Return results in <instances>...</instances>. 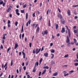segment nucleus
Segmentation results:
<instances>
[{"instance_id":"nucleus-1","label":"nucleus","mask_w":78,"mask_h":78,"mask_svg":"<svg viewBox=\"0 0 78 78\" xmlns=\"http://www.w3.org/2000/svg\"><path fill=\"white\" fill-rule=\"evenodd\" d=\"M70 42V39H69V37L68 36L67 37V39L66 41V43H68L67 45L69 47H70V43H69Z\"/></svg>"},{"instance_id":"nucleus-2","label":"nucleus","mask_w":78,"mask_h":78,"mask_svg":"<svg viewBox=\"0 0 78 78\" xmlns=\"http://www.w3.org/2000/svg\"><path fill=\"white\" fill-rule=\"evenodd\" d=\"M41 48H39V49L38 48H36L35 50L36 54L37 55V54H38V53L40 52V51H41Z\"/></svg>"},{"instance_id":"nucleus-3","label":"nucleus","mask_w":78,"mask_h":78,"mask_svg":"<svg viewBox=\"0 0 78 78\" xmlns=\"http://www.w3.org/2000/svg\"><path fill=\"white\" fill-rule=\"evenodd\" d=\"M66 27L67 28V30H68V35L69 36V37H71L70 36H71V34H70V29L68 28V26H66Z\"/></svg>"},{"instance_id":"nucleus-4","label":"nucleus","mask_w":78,"mask_h":78,"mask_svg":"<svg viewBox=\"0 0 78 78\" xmlns=\"http://www.w3.org/2000/svg\"><path fill=\"white\" fill-rule=\"evenodd\" d=\"M11 8H12V6L11 5L9 6V7L8 8L7 10V12H9V11L11 10Z\"/></svg>"},{"instance_id":"nucleus-5","label":"nucleus","mask_w":78,"mask_h":78,"mask_svg":"<svg viewBox=\"0 0 78 78\" xmlns=\"http://www.w3.org/2000/svg\"><path fill=\"white\" fill-rule=\"evenodd\" d=\"M19 9H17L15 10V12H16V14L18 16L20 15V13L19 12Z\"/></svg>"},{"instance_id":"nucleus-6","label":"nucleus","mask_w":78,"mask_h":78,"mask_svg":"<svg viewBox=\"0 0 78 78\" xmlns=\"http://www.w3.org/2000/svg\"><path fill=\"white\" fill-rule=\"evenodd\" d=\"M61 22L62 24H65L66 23V22H65V20H64V19H62L61 20Z\"/></svg>"},{"instance_id":"nucleus-7","label":"nucleus","mask_w":78,"mask_h":78,"mask_svg":"<svg viewBox=\"0 0 78 78\" xmlns=\"http://www.w3.org/2000/svg\"><path fill=\"white\" fill-rule=\"evenodd\" d=\"M47 30H44V33L43 32L42 34H43V35H44L45 34H48V32H47Z\"/></svg>"},{"instance_id":"nucleus-8","label":"nucleus","mask_w":78,"mask_h":78,"mask_svg":"<svg viewBox=\"0 0 78 78\" xmlns=\"http://www.w3.org/2000/svg\"><path fill=\"white\" fill-rule=\"evenodd\" d=\"M28 23H29V25H30L31 23V20H29L27 23L26 27H28Z\"/></svg>"},{"instance_id":"nucleus-9","label":"nucleus","mask_w":78,"mask_h":78,"mask_svg":"<svg viewBox=\"0 0 78 78\" xmlns=\"http://www.w3.org/2000/svg\"><path fill=\"white\" fill-rule=\"evenodd\" d=\"M66 31L65 30V28L64 27L62 28V30H61V32L62 33H64Z\"/></svg>"},{"instance_id":"nucleus-10","label":"nucleus","mask_w":78,"mask_h":78,"mask_svg":"<svg viewBox=\"0 0 78 78\" xmlns=\"http://www.w3.org/2000/svg\"><path fill=\"white\" fill-rule=\"evenodd\" d=\"M7 65H8V62H7L6 63H5L4 66V68H5V70H6V68H7Z\"/></svg>"},{"instance_id":"nucleus-11","label":"nucleus","mask_w":78,"mask_h":78,"mask_svg":"<svg viewBox=\"0 0 78 78\" xmlns=\"http://www.w3.org/2000/svg\"><path fill=\"white\" fill-rule=\"evenodd\" d=\"M58 18H60L61 20V19H62V15H58Z\"/></svg>"},{"instance_id":"nucleus-12","label":"nucleus","mask_w":78,"mask_h":78,"mask_svg":"<svg viewBox=\"0 0 78 78\" xmlns=\"http://www.w3.org/2000/svg\"><path fill=\"white\" fill-rule=\"evenodd\" d=\"M67 13L68 15V16H70V11L69 9H68L67 12Z\"/></svg>"},{"instance_id":"nucleus-13","label":"nucleus","mask_w":78,"mask_h":78,"mask_svg":"<svg viewBox=\"0 0 78 78\" xmlns=\"http://www.w3.org/2000/svg\"><path fill=\"white\" fill-rule=\"evenodd\" d=\"M57 75H58V72H56L54 73L52 75V76H57Z\"/></svg>"},{"instance_id":"nucleus-14","label":"nucleus","mask_w":78,"mask_h":78,"mask_svg":"<svg viewBox=\"0 0 78 78\" xmlns=\"http://www.w3.org/2000/svg\"><path fill=\"white\" fill-rule=\"evenodd\" d=\"M22 53L23 55V58L24 59H25V53L23 52V51H22Z\"/></svg>"},{"instance_id":"nucleus-15","label":"nucleus","mask_w":78,"mask_h":78,"mask_svg":"<svg viewBox=\"0 0 78 78\" xmlns=\"http://www.w3.org/2000/svg\"><path fill=\"white\" fill-rule=\"evenodd\" d=\"M18 47V44L17 43H16L15 45V49H16L17 48V47Z\"/></svg>"},{"instance_id":"nucleus-16","label":"nucleus","mask_w":78,"mask_h":78,"mask_svg":"<svg viewBox=\"0 0 78 78\" xmlns=\"http://www.w3.org/2000/svg\"><path fill=\"white\" fill-rule=\"evenodd\" d=\"M39 27H37V29L36 30V32L37 33H39Z\"/></svg>"},{"instance_id":"nucleus-17","label":"nucleus","mask_w":78,"mask_h":78,"mask_svg":"<svg viewBox=\"0 0 78 78\" xmlns=\"http://www.w3.org/2000/svg\"><path fill=\"white\" fill-rule=\"evenodd\" d=\"M48 54L47 53H45L44 54V55L45 57H47L48 56Z\"/></svg>"},{"instance_id":"nucleus-18","label":"nucleus","mask_w":78,"mask_h":78,"mask_svg":"<svg viewBox=\"0 0 78 78\" xmlns=\"http://www.w3.org/2000/svg\"><path fill=\"white\" fill-rule=\"evenodd\" d=\"M23 24L22 26V30H21V33H23Z\"/></svg>"},{"instance_id":"nucleus-19","label":"nucleus","mask_w":78,"mask_h":78,"mask_svg":"<svg viewBox=\"0 0 78 78\" xmlns=\"http://www.w3.org/2000/svg\"><path fill=\"white\" fill-rule=\"evenodd\" d=\"M46 72V69H44V70L43 71V72L42 73V75H44V73H45V72Z\"/></svg>"},{"instance_id":"nucleus-20","label":"nucleus","mask_w":78,"mask_h":78,"mask_svg":"<svg viewBox=\"0 0 78 78\" xmlns=\"http://www.w3.org/2000/svg\"><path fill=\"white\" fill-rule=\"evenodd\" d=\"M51 55H52V56L51 57V58L53 59L54 58V56H55V55L53 54H51Z\"/></svg>"},{"instance_id":"nucleus-21","label":"nucleus","mask_w":78,"mask_h":78,"mask_svg":"<svg viewBox=\"0 0 78 78\" xmlns=\"http://www.w3.org/2000/svg\"><path fill=\"white\" fill-rule=\"evenodd\" d=\"M74 33H78V30H74Z\"/></svg>"},{"instance_id":"nucleus-22","label":"nucleus","mask_w":78,"mask_h":78,"mask_svg":"<svg viewBox=\"0 0 78 78\" xmlns=\"http://www.w3.org/2000/svg\"><path fill=\"white\" fill-rule=\"evenodd\" d=\"M49 67L48 66H44L43 67V69H48Z\"/></svg>"},{"instance_id":"nucleus-23","label":"nucleus","mask_w":78,"mask_h":78,"mask_svg":"<svg viewBox=\"0 0 78 78\" xmlns=\"http://www.w3.org/2000/svg\"><path fill=\"white\" fill-rule=\"evenodd\" d=\"M58 24H57L55 26V29L56 30H58Z\"/></svg>"},{"instance_id":"nucleus-24","label":"nucleus","mask_w":78,"mask_h":78,"mask_svg":"<svg viewBox=\"0 0 78 78\" xmlns=\"http://www.w3.org/2000/svg\"><path fill=\"white\" fill-rule=\"evenodd\" d=\"M11 48L10 47H9L7 49V53H8L9 52V51L10 50H11Z\"/></svg>"},{"instance_id":"nucleus-25","label":"nucleus","mask_w":78,"mask_h":78,"mask_svg":"<svg viewBox=\"0 0 78 78\" xmlns=\"http://www.w3.org/2000/svg\"><path fill=\"white\" fill-rule=\"evenodd\" d=\"M12 65H13V60H11V66H12Z\"/></svg>"},{"instance_id":"nucleus-26","label":"nucleus","mask_w":78,"mask_h":78,"mask_svg":"<svg viewBox=\"0 0 78 78\" xmlns=\"http://www.w3.org/2000/svg\"><path fill=\"white\" fill-rule=\"evenodd\" d=\"M18 24V22L17 21H16L15 23V26H16V27H17V26Z\"/></svg>"},{"instance_id":"nucleus-27","label":"nucleus","mask_w":78,"mask_h":78,"mask_svg":"<svg viewBox=\"0 0 78 78\" xmlns=\"http://www.w3.org/2000/svg\"><path fill=\"white\" fill-rule=\"evenodd\" d=\"M21 13H25V11H24V10H21Z\"/></svg>"},{"instance_id":"nucleus-28","label":"nucleus","mask_w":78,"mask_h":78,"mask_svg":"<svg viewBox=\"0 0 78 78\" xmlns=\"http://www.w3.org/2000/svg\"><path fill=\"white\" fill-rule=\"evenodd\" d=\"M36 65H35L34 69V70H33V72H35V71H36V70H35V69H36Z\"/></svg>"},{"instance_id":"nucleus-29","label":"nucleus","mask_w":78,"mask_h":78,"mask_svg":"<svg viewBox=\"0 0 78 78\" xmlns=\"http://www.w3.org/2000/svg\"><path fill=\"white\" fill-rule=\"evenodd\" d=\"M74 43L75 44H76V43L77 42L75 38L74 39Z\"/></svg>"},{"instance_id":"nucleus-30","label":"nucleus","mask_w":78,"mask_h":78,"mask_svg":"<svg viewBox=\"0 0 78 78\" xmlns=\"http://www.w3.org/2000/svg\"><path fill=\"white\" fill-rule=\"evenodd\" d=\"M69 56V55L68 54H67V55H65L64 57V58H68V57Z\"/></svg>"},{"instance_id":"nucleus-31","label":"nucleus","mask_w":78,"mask_h":78,"mask_svg":"<svg viewBox=\"0 0 78 78\" xmlns=\"http://www.w3.org/2000/svg\"><path fill=\"white\" fill-rule=\"evenodd\" d=\"M42 58H41L40 60V64L39 65L41 64V62H42Z\"/></svg>"},{"instance_id":"nucleus-32","label":"nucleus","mask_w":78,"mask_h":78,"mask_svg":"<svg viewBox=\"0 0 78 78\" xmlns=\"http://www.w3.org/2000/svg\"><path fill=\"white\" fill-rule=\"evenodd\" d=\"M69 76V73H67V74H64V76H65V77H66V76Z\"/></svg>"},{"instance_id":"nucleus-33","label":"nucleus","mask_w":78,"mask_h":78,"mask_svg":"<svg viewBox=\"0 0 78 78\" xmlns=\"http://www.w3.org/2000/svg\"><path fill=\"white\" fill-rule=\"evenodd\" d=\"M26 19L27 20L28 19V13H27L26 14Z\"/></svg>"},{"instance_id":"nucleus-34","label":"nucleus","mask_w":78,"mask_h":78,"mask_svg":"<svg viewBox=\"0 0 78 78\" xmlns=\"http://www.w3.org/2000/svg\"><path fill=\"white\" fill-rule=\"evenodd\" d=\"M73 72H74V71H73V70H72L71 71L69 72V73H73Z\"/></svg>"},{"instance_id":"nucleus-35","label":"nucleus","mask_w":78,"mask_h":78,"mask_svg":"<svg viewBox=\"0 0 78 78\" xmlns=\"http://www.w3.org/2000/svg\"><path fill=\"white\" fill-rule=\"evenodd\" d=\"M75 66H78V63H74Z\"/></svg>"},{"instance_id":"nucleus-36","label":"nucleus","mask_w":78,"mask_h":78,"mask_svg":"<svg viewBox=\"0 0 78 78\" xmlns=\"http://www.w3.org/2000/svg\"><path fill=\"white\" fill-rule=\"evenodd\" d=\"M74 62H78V60L76 59L75 60H74Z\"/></svg>"},{"instance_id":"nucleus-37","label":"nucleus","mask_w":78,"mask_h":78,"mask_svg":"<svg viewBox=\"0 0 78 78\" xmlns=\"http://www.w3.org/2000/svg\"><path fill=\"white\" fill-rule=\"evenodd\" d=\"M3 39H5V34H3V37L2 38Z\"/></svg>"},{"instance_id":"nucleus-38","label":"nucleus","mask_w":78,"mask_h":78,"mask_svg":"<svg viewBox=\"0 0 78 78\" xmlns=\"http://www.w3.org/2000/svg\"><path fill=\"white\" fill-rule=\"evenodd\" d=\"M51 53H55V50H54L53 49H52V50H51Z\"/></svg>"},{"instance_id":"nucleus-39","label":"nucleus","mask_w":78,"mask_h":78,"mask_svg":"<svg viewBox=\"0 0 78 78\" xmlns=\"http://www.w3.org/2000/svg\"><path fill=\"white\" fill-rule=\"evenodd\" d=\"M42 16H41L40 17V18H39V20L40 21H41V20H42Z\"/></svg>"},{"instance_id":"nucleus-40","label":"nucleus","mask_w":78,"mask_h":78,"mask_svg":"<svg viewBox=\"0 0 78 78\" xmlns=\"http://www.w3.org/2000/svg\"><path fill=\"white\" fill-rule=\"evenodd\" d=\"M48 24H49V26L50 27V26H51V25H50V20H49Z\"/></svg>"},{"instance_id":"nucleus-41","label":"nucleus","mask_w":78,"mask_h":78,"mask_svg":"<svg viewBox=\"0 0 78 78\" xmlns=\"http://www.w3.org/2000/svg\"><path fill=\"white\" fill-rule=\"evenodd\" d=\"M31 26L32 27H33V28H34V27H35V24H31Z\"/></svg>"},{"instance_id":"nucleus-42","label":"nucleus","mask_w":78,"mask_h":78,"mask_svg":"<svg viewBox=\"0 0 78 78\" xmlns=\"http://www.w3.org/2000/svg\"><path fill=\"white\" fill-rule=\"evenodd\" d=\"M26 7H27V4H26L23 6V8H26Z\"/></svg>"},{"instance_id":"nucleus-43","label":"nucleus","mask_w":78,"mask_h":78,"mask_svg":"<svg viewBox=\"0 0 78 78\" xmlns=\"http://www.w3.org/2000/svg\"><path fill=\"white\" fill-rule=\"evenodd\" d=\"M63 73H64V75L65 74H66V73L67 72H66V71H64L63 72Z\"/></svg>"},{"instance_id":"nucleus-44","label":"nucleus","mask_w":78,"mask_h":78,"mask_svg":"<svg viewBox=\"0 0 78 78\" xmlns=\"http://www.w3.org/2000/svg\"><path fill=\"white\" fill-rule=\"evenodd\" d=\"M11 23V22L10 21V20H8V21L7 22L8 24H9V23Z\"/></svg>"},{"instance_id":"nucleus-45","label":"nucleus","mask_w":78,"mask_h":78,"mask_svg":"<svg viewBox=\"0 0 78 78\" xmlns=\"http://www.w3.org/2000/svg\"><path fill=\"white\" fill-rule=\"evenodd\" d=\"M33 53L34 54H35V50L34 49L33 50Z\"/></svg>"},{"instance_id":"nucleus-46","label":"nucleus","mask_w":78,"mask_h":78,"mask_svg":"<svg viewBox=\"0 0 78 78\" xmlns=\"http://www.w3.org/2000/svg\"><path fill=\"white\" fill-rule=\"evenodd\" d=\"M41 72H40L39 73V76H41Z\"/></svg>"},{"instance_id":"nucleus-47","label":"nucleus","mask_w":78,"mask_h":78,"mask_svg":"<svg viewBox=\"0 0 78 78\" xmlns=\"http://www.w3.org/2000/svg\"><path fill=\"white\" fill-rule=\"evenodd\" d=\"M32 16L33 17H35V13H34L33 14Z\"/></svg>"},{"instance_id":"nucleus-48","label":"nucleus","mask_w":78,"mask_h":78,"mask_svg":"<svg viewBox=\"0 0 78 78\" xmlns=\"http://www.w3.org/2000/svg\"><path fill=\"white\" fill-rule=\"evenodd\" d=\"M51 62H52L51 64H52V65L55 64V62H54V61H52Z\"/></svg>"},{"instance_id":"nucleus-49","label":"nucleus","mask_w":78,"mask_h":78,"mask_svg":"<svg viewBox=\"0 0 78 78\" xmlns=\"http://www.w3.org/2000/svg\"><path fill=\"white\" fill-rule=\"evenodd\" d=\"M76 56L77 59H78V53H77L76 54Z\"/></svg>"},{"instance_id":"nucleus-50","label":"nucleus","mask_w":78,"mask_h":78,"mask_svg":"<svg viewBox=\"0 0 78 78\" xmlns=\"http://www.w3.org/2000/svg\"><path fill=\"white\" fill-rule=\"evenodd\" d=\"M44 46H42V48H41V51H43V50H44Z\"/></svg>"},{"instance_id":"nucleus-51","label":"nucleus","mask_w":78,"mask_h":78,"mask_svg":"<svg viewBox=\"0 0 78 78\" xmlns=\"http://www.w3.org/2000/svg\"><path fill=\"white\" fill-rule=\"evenodd\" d=\"M2 6L4 7L5 6V3H2Z\"/></svg>"},{"instance_id":"nucleus-52","label":"nucleus","mask_w":78,"mask_h":78,"mask_svg":"<svg viewBox=\"0 0 78 78\" xmlns=\"http://www.w3.org/2000/svg\"><path fill=\"white\" fill-rule=\"evenodd\" d=\"M74 13L75 15H76V14H77V13H76V12L75 11H74Z\"/></svg>"},{"instance_id":"nucleus-53","label":"nucleus","mask_w":78,"mask_h":78,"mask_svg":"<svg viewBox=\"0 0 78 78\" xmlns=\"http://www.w3.org/2000/svg\"><path fill=\"white\" fill-rule=\"evenodd\" d=\"M3 1H2L1 2H0V5H2V4H3Z\"/></svg>"},{"instance_id":"nucleus-54","label":"nucleus","mask_w":78,"mask_h":78,"mask_svg":"<svg viewBox=\"0 0 78 78\" xmlns=\"http://www.w3.org/2000/svg\"><path fill=\"white\" fill-rule=\"evenodd\" d=\"M36 65H37V66H38V65H39V63L37 62H36Z\"/></svg>"},{"instance_id":"nucleus-55","label":"nucleus","mask_w":78,"mask_h":78,"mask_svg":"<svg viewBox=\"0 0 78 78\" xmlns=\"http://www.w3.org/2000/svg\"><path fill=\"white\" fill-rule=\"evenodd\" d=\"M30 47L31 48V43H30L29 44Z\"/></svg>"},{"instance_id":"nucleus-56","label":"nucleus","mask_w":78,"mask_h":78,"mask_svg":"<svg viewBox=\"0 0 78 78\" xmlns=\"http://www.w3.org/2000/svg\"><path fill=\"white\" fill-rule=\"evenodd\" d=\"M24 37V34H23L22 35V39H23V37Z\"/></svg>"},{"instance_id":"nucleus-57","label":"nucleus","mask_w":78,"mask_h":78,"mask_svg":"<svg viewBox=\"0 0 78 78\" xmlns=\"http://www.w3.org/2000/svg\"><path fill=\"white\" fill-rule=\"evenodd\" d=\"M58 10L59 12H61V10H60V9H59V8H58Z\"/></svg>"},{"instance_id":"nucleus-58","label":"nucleus","mask_w":78,"mask_h":78,"mask_svg":"<svg viewBox=\"0 0 78 78\" xmlns=\"http://www.w3.org/2000/svg\"><path fill=\"white\" fill-rule=\"evenodd\" d=\"M21 54H22V52H20L19 53V56H21Z\"/></svg>"},{"instance_id":"nucleus-59","label":"nucleus","mask_w":78,"mask_h":78,"mask_svg":"<svg viewBox=\"0 0 78 78\" xmlns=\"http://www.w3.org/2000/svg\"><path fill=\"white\" fill-rule=\"evenodd\" d=\"M78 18V17L77 16H75V17H74V19H77Z\"/></svg>"},{"instance_id":"nucleus-60","label":"nucleus","mask_w":78,"mask_h":78,"mask_svg":"<svg viewBox=\"0 0 78 78\" xmlns=\"http://www.w3.org/2000/svg\"><path fill=\"white\" fill-rule=\"evenodd\" d=\"M2 42L3 44H4V43L5 42V40H4V39L2 40Z\"/></svg>"},{"instance_id":"nucleus-61","label":"nucleus","mask_w":78,"mask_h":78,"mask_svg":"<svg viewBox=\"0 0 78 78\" xmlns=\"http://www.w3.org/2000/svg\"><path fill=\"white\" fill-rule=\"evenodd\" d=\"M76 50V48H73V51H75Z\"/></svg>"},{"instance_id":"nucleus-62","label":"nucleus","mask_w":78,"mask_h":78,"mask_svg":"<svg viewBox=\"0 0 78 78\" xmlns=\"http://www.w3.org/2000/svg\"><path fill=\"white\" fill-rule=\"evenodd\" d=\"M26 66H28V62H26Z\"/></svg>"},{"instance_id":"nucleus-63","label":"nucleus","mask_w":78,"mask_h":78,"mask_svg":"<svg viewBox=\"0 0 78 78\" xmlns=\"http://www.w3.org/2000/svg\"><path fill=\"white\" fill-rule=\"evenodd\" d=\"M23 69L24 70H26V67L25 66H24L23 67Z\"/></svg>"},{"instance_id":"nucleus-64","label":"nucleus","mask_w":78,"mask_h":78,"mask_svg":"<svg viewBox=\"0 0 78 78\" xmlns=\"http://www.w3.org/2000/svg\"><path fill=\"white\" fill-rule=\"evenodd\" d=\"M20 39H21V34H20Z\"/></svg>"}]
</instances>
